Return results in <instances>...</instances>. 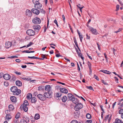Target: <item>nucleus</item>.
Masks as SVG:
<instances>
[{"label":"nucleus","mask_w":123,"mask_h":123,"mask_svg":"<svg viewBox=\"0 0 123 123\" xmlns=\"http://www.w3.org/2000/svg\"><path fill=\"white\" fill-rule=\"evenodd\" d=\"M32 21L34 24L38 25L41 23V21L40 18L36 17L33 19Z\"/></svg>","instance_id":"obj_1"},{"label":"nucleus","mask_w":123,"mask_h":123,"mask_svg":"<svg viewBox=\"0 0 123 123\" xmlns=\"http://www.w3.org/2000/svg\"><path fill=\"white\" fill-rule=\"evenodd\" d=\"M83 107L81 103L76 104L74 107V109L76 111H78Z\"/></svg>","instance_id":"obj_2"},{"label":"nucleus","mask_w":123,"mask_h":123,"mask_svg":"<svg viewBox=\"0 0 123 123\" xmlns=\"http://www.w3.org/2000/svg\"><path fill=\"white\" fill-rule=\"evenodd\" d=\"M27 34L29 35L33 36L35 34V31L32 29H28L26 31Z\"/></svg>","instance_id":"obj_3"},{"label":"nucleus","mask_w":123,"mask_h":123,"mask_svg":"<svg viewBox=\"0 0 123 123\" xmlns=\"http://www.w3.org/2000/svg\"><path fill=\"white\" fill-rule=\"evenodd\" d=\"M37 97L40 100L44 101L46 100V98L44 97V95L41 94H38L37 95Z\"/></svg>","instance_id":"obj_4"},{"label":"nucleus","mask_w":123,"mask_h":123,"mask_svg":"<svg viewBox=\"0 0 123 123\" xmlns=\"http://www.w3.org/2000/svg\"><path fill=\"white\" fill-rule=\"evenodd\" d=\"M37 3L35 4L34 7L35 8L37 9H39L41 8L42 5L39 2V1L37 2Z\"/></svg>","instance_id":"obj_5"},{"label":"nucleus","mask_w":123,"mask_h":123,"mask_svg":"<svg viewBox=\"0 0 123 123\" xmlns=\"http://www.w3.org/2000/svg\"><path fill=\"white\" fill-rule=\"evenodd\" d=\"M33 28L35 31L38 32L40 29L41 27L39 25H34L33 26Z\"/></svg>","instance_id":"obj_6"},{"label":"nucleus","mask_w":123,"mask_h":123,"mask_svg":"<svg viewBox=\"0 0 123 123\" xmlns=\"http://www.w3.org/2000/svg\"><path fill=\"white\" fill-rule=\"evenodd\" d=\"M44 97L45 98H50L52 97V94L51 93H50L49 92H46L44 93L43 94Z\"/></svg>","instance_id":"obj_7"},{"label":"nucleus","mask_w":123,"mask_h":123,"mask_svg":"<svg viewBox=\"0 0 123 123\" xmlns=\"http://www.w3.org/2000/svg\"><path fill=\"white\" fill-rule=\"evenodd\" d=\"M38 9L36 8H32L31 9L32 12L34 14L37 15H38L40 12Z\"/></svg>","instance_id":"obj_8"},{"label":"nucleus","mask_w":123,"mask_h":123,"mask_svg":"<svg viewBox=\"0 0 123 123\" xmlns=\"http://www.w3.org/2000/svg\"><path fill=\"white\" fill-rule=\"evenodd\" d=\"M4 78L6 80H9L11 78V76L9 74H6L3 76Z\"/></svg>","instance_id":"obj_9"},{"label":"nucleus","mask_w":123,"mask_h":123,"mask_svg":"<svg viewBox=\"0 0 123 123\" xmlns=\"http://www.w3.org/2000/svg\"><path fill=\"white\" fill-rule=\"evenodd\" d=\"M88 65L89 70L90 74L91 75L92 74V64L89 61L87 62Z\"/></svg>","instance_id":"obj_10"},{"label":"nucleus","mask_w":123,"mask_h":123,"mask_svg":"<svg viewBox=\"0 0 123 123\" xmlns=\"http://www.w3.org/2000/svg\"><path fill=\"white\" fill-rule=\"evenodd\" d=\"M21 92V90L17 88V89L14 92H13V94L14 95H18Z\"/></svg>","instance_id":"obj_11"},{"label":"nucleus","mask_w":123,"mask_h":123,"mask_svg":"<svg viewBox=\"0 0 123 123\" xmlns=\"http://www.w3.org/2000/svg\"><path fill=\"white\" fill-rule=\"evenodd\" d=\"M21 92V90L17 88V89L14 92H13V94L14 95H18Z\"/></svg>","instance_id":"obj_12"},{"label":"nucleus","mask_w":123,"mask_h":123,"mask_svg":"<svg viewBox=\"0 0 123 123\" xmlns=\"http://www.w3.org/2000/svg\"><path fill=\"white\" fill-rule=\"evenodd\" d=\"M12 45V43L10 42H6V43L5 47L7 49L10 47Z\"/></svg>","instance_id":"obj_13"},{"label":"nucleus","mask_w":123,"mask_h":123,"mask_svg":"<svg viewBox=\"0 0 123 123\" xmlns=\"http://www.w3.org/2000/svg\"><path fill=\"white\" fill-rule=\"evenodd\" d=\"M26 14L27 16L30 17L31 16L32 13L30 10L27 9L26 11Z\"/></svg>","instance_id":"obj_14"},{"label":"nucleus","mask_w":123,"mask_h":123,"mask_svg":"<svg viewBox=\"0 0 123 123\" xmlns=\"http://www.w3.org/2000/svg\"><path fill=\"white\" fill-rule=\"evenodd\" d=\"M60 91L62 93L66 94L68 93V91L65 88H60Z\"/></svg>","instance_id":"obj_15"},{"label":"nucleus","mask_w":123,"mask_h":123,"mask_svg":"<svg viewBox=\"0 0 123 123\" xmlns=\"http://www.w3.org/2000/svg\"><path fill=\"white\" fill-rule=\"evenodd\" d=\"M27 106V105H21L22 109L25 112H26L28 111V108Z\"/></svg>","instance_id":"obj_16"},{"label":"nucleus","mask_w":123,"mask_h":123,"mask_svg":"<svg viewBox=\"0 0 123 123\" xmlns=\"http://www.w3.org/2000/svg\"><path fill=\"white\" fill-rule=\"evenodd\" d=\"M71 101L75 104H76L79 102V100L77 98H75L74 97Z\"/></svg>","instance_id":"obj_17"},{"label":"nucleus","mask_w":123,"mask_h":123,"mask_svg":"<svg viewBox=\"0 0 123 123\" xmlns=\"http://www.w3.org/2000/svg\"><path fill=\"white\" fill-rule=\"evenodd\" d=\"M68 96L69 99L71 101L74 97V96L71 94L69 93L68 94Z\"/></svg>","instance_id":"obj_18"},{"label":"nucleus","mask_w":123,"mask_h":123,"mask_svg":"<svg viewBox=\"0 0 123 123\" xmlns=\"http://www.w3.org/2000/svg\"><path fill=\"white\" fill-rule=\"evenodd\" d=\"M10 98L11 101L13 102H15L17 101L16 98L14 96H11Z\"/></svg>","instance_id":"obj_19"},{"label":"nucleus","mask_w":123,"mask_h":123,"mask_svg":"<svg viewBox=\"0 0 123 123\" xmlns=\"http://www.w3.org/2000/svg\"><path fill=\"white\" fill-rule=\"evenodd\" d=\"M45 88V90L48 92H49L51 89L50 86L49 85L46 86Z\"/></svg>","instance_id":"obj_20"},{"label":"nucleus","mask_w":123,"mask_h":123,"mask_svg":"<svg viewBox=\"0 0 123 123\" xmlns=\"http://www.w3.org/2000/svg\"><path fill=\"white\" fill-rule=\"evenodd\" d=\"M16 85L19 86H21L22 85V83L20 81L17 80L16 81Z\"/></svg>","instance_id":"obj_21"},{"label":"nucleus","mask_w":123,"mask_h":123,"mask_svg":"<svg viewBox=\"0 0 123 123\" xmlns=\"http://www.w3.org/2000/svg\"><path fill=\"white\" fill-rule=\"evenodd\" d=\"M109 115H107L105 117V118L104 119V120L106 121L107 120H108V122H109L111 119V115L110 116V117H109Z\"/></svg>","instance_id":"obj_22"},{"label":"nucleus","mask_w":123,"mask_h":123,"mask_svg":"<svg viewBox=\"0 0 123 123\" xmlns=\"http://www.w3.org/2000/svg\"><path fill=\"white\" fill-rule=\"evenodd\" d=\"M122 121L118 118H117L115 120V121L113 123H122Z\"/></svg>","instance_id":"obj_23"},{"label":"nucleus","mask_w":123,"mask_h":123,"mask_svg":"<svg viewBox=\"0 0 123 123\" xmlns=\"http://www.w3.org/2000/svg\"><path fill=\"white\" fill-rule=\"evenodd\" d=\"M74 42L76 46L77 47V48L78 49V50H79V51H81V50H80V48L79 47L78 44H77V41H76V38H74Z\"/></svg>","instance_id":"obj_24"},{"label":"nucleus","mask_w":123,"mask_h":123,"mask_svg":"<svg viewBox=\"0 0 123 123\" xmlns=\"http://www.w3.org/2000/svg\"><path fill=\"white\" fill-rule=\"evenodd\" d=\"M37 101L36 98L35 97H33L31 98V102L32 103H35Z\"/></svg>","instance_id":"obj_25"},{"label":"nucleus","mask_w":123,"mask_h":123,"mask_svg":"<svg viewBox=\"0 0 123 123\" xmlns=\"http://www.w3.org/2000/svg\"><path fill=\"white\" fill-rule=\"evenodd\" d=\"M17 87L16 86H13L11 88V90L12 92H14L17 89Z\"/></svg>","instance_id":"obj_26"},{"label":"nucleus","mask_w":123,"mask_h":123,"mask_svg":"<svg viewBox=\"0 0 123 123\" xmlns=\"http://www.w3.org/2000/svg\"><path fill=\"white\" fill-rule=\"evenodd\" d=\"M67 97L66 96H64L62 98V99L63 102H65L67 100Z\"/></svg>","instance_id":"obj_27"},{"label":"nucleus","mask_w":123,"mask_h":123,"mask_svg":"<svg viewBox=\"0 0 123 123\" xmlns=\"http://www.w3.org/2000/svg\"><path fill=\"white\" fill-rule=\"evenodd\" d=\"M12 116L9 114H7L6 116V118L7 120H9L11 118Z\"/></svg>","instance_id":"obj_28"},{"label":"nucleus","mask_w":123,"mask_h":123,"mask_svg":"<svg viewBox=\"0 0 123 123\" xmlns=\"http://www.w3.org/2000/svg\"><path fill=\"white\" fill-rule=\"evenodd\" d=\"M22 79L24 80H25L27 81H29L30 80H31V78L29 77H23L22 78Z\"/></svg>","instance_id":"obj_29"},{"label":"nucleus","mask_w":123,"mask_h":123,"mask_svg":"<svg viewBox=\"0 0 123 123\" xmlns=\"http://www.w3.org/2000/svg\"><path fill=\"white\" fill-rule=\"evenodd\" d=\"M40 117V116L39 114H35V118L36 120H37L39 119Z\"/></svg>","instance_id":"obj_30"},{"label":"nucleus","mask_w":123,"mask_h":123,"mask_svg":"<svg viewBox=\"0 0 123 123\" xmlns=\"http://www.w3.org/2000/svg\"><path fill=\"white\" fill-rule=\"evenodd\" d=\"M32 98V95L31 93H29L27 94V98L29 99H30Z\"/></svg>","instance_id":"obj_31"},{"label":"nucleus","mask_w":123,"mask_h":123,"mask_svg":"<svg viewBox=\"0 0 123 123\" xmlns=\"http://www.w3.org/2000/svg\"><path fill=\"white\" fill-rule=\"evenodd\" d=\"M98 34V32L96 29H93V34L97 35Z\"/></svg>","instance_id":"obj_32"},{"label":"nucleus","mask_w":123,"mask_h":123,"mask_svg":"<svg viewBox=\"0 0 123 123\" xmlns=\"http://www.w3.org/2000/svg\"><path fill=\"white\" fill-rule=\"evenodd\" d=\"M8 108L10 110H12L14 109V107L12 105H10L9 106Z\"/></svg>","instance_id":"obj_33"},{"label":"nucleus","mask_w":123,"mask_h":123,"mask_svg":"<svg viewBox=\"0 0 123 123\" xmlns=\"http://www.w3.org/2000/svg\"><path fill=\"white\" fill-rule=\"evenodd\" d=\"M77 112H74V116H76L77 117H78L79 116L80 114V112L79 111H77Z\"/></svg>","instance_id":"obj_34"},{"label":"nucleus","mask_w":123,"mask_h":123,"mask_svg":"<svg viewBox=\"0 0 123 123\" xmlns=\"http://www.w3.org/2000/svg\"><path fill=\"white\" fill-rule=\"evenodd\" d=\"M91 115L89 113H87V114L86 117L88 119H90L91 117Z\"/></svg>","instance_id":"obj_35"},{"label":"nucleus","mask_w":123,"mask_h":123,"mask_svg":"<svg viewBox=\"0 0 123 123\" xmlns=\"http://www.w3.org/2000/svg\"><path fill=\"white\" fill-rule=\"evenodd\" d=\"M75 49L76 50V52L78 53V56H80V57L82 56V54L80 52L79 53L78 49L76 48H75Z\"/></svg>","instance_id":"obj_36"},{"label":"nucleus","mask_w":123,"mask_h":123,"mask_svg":"<svg viewBox=\"0 0 123 123\" xmlns=\"http://www.w3.org/2000/svg\"><path fill=\"white\" fill-rule=\"evenodd\" d=\"M28 104H29L28 101L27 100H25L24 101V103L22 105L27 106L28 105Z\"/></svg>","instance_id":"obj_37"},{"label":"nucleus","mask_w":123,"mask_h":123,"mask_svg":"<svg viewBox=\"0 0 123 123\" xmlns=\"http://www.w3.org/2000/svg\"><path fill=\"white\" fill-rule=\"evenodd\" d=\"M23 119L24 120V121L26 123H28L29 122V119L28 118H24Z\"/></svg>","instance_id":"obj_38"},{"label":"nucleus","mask_w":123,"mask_h":123,"mask_svg":"<svg viewBox=\"0 0 123 123\" xmlns=\"http://www.w3.org/2000/svg\"><path fill=\"white\" fill-rule=\"evenodd\" d=\"M20 116V113H18L15 116V118L18 119L19 118Z\"/></svg>","instance_id":"obj_39"},{"label":"nucleus","mask_w":123,"mask_h":123,"mask_svg":"<svg viewBox=\"0 0 123 123\" xmlns=\"http://www.w3.org/2000/svg\"><path fill=\"white\" fill-rule=\"evenodd\" d=\"M9 84L6 81H5L4 82V85L6 86H8Z\"/></svg>","instance_id":"obj_40"},{"label":"nucleus","mask_w":123,"mask_h":123,"mask_svg":"<svg viewBox=\"0 0 123 123\" xmlns=\"http://www.w3.org/2000/svg\"><path fill=\"white\" fill-rule=\"evenodd\" d=\"M119 113L121 114H123V109H122L119 111Z\"/></svg>","instance_id":"obj_41"},{"label":"nucleus","mask_w":123,"mask_h":123,"mask_svg":"<svg viewBox=\"0 0 123 123\" xmlns=\"http://www.w3.org/2000/svg\"><path fill=\"white\" fill-rule=\"evenodd\" d=\"M87 25L88 27L89 28L91 32L92 33V28L91 27L89 26L88 25Z\"/></svg>","instance_id":"obj_42"},{"label":"nucleus","mask_w":123,"mask_h":123,"mask_svg":"<svg viewBox=\"0 0 123 123\" xmlns=\"http://www.w3.org/2000/svg\"><path fill=\"white\" fill-rule=\"evenodd\" d=\"M18 119H14L13 120V122L15 123H18Z\"/></svg>","instance_id":"obj_43"},{"label":"nucleus","mask_w":123,"mask_h":123,"mask_svg":"<svg viewBox=\"0 0 123 123\" xmlns=\"http://www.w3.org/2000/svg\"><path fill=\"white\" fill-rule=\"evenodd\" d=\"M70 123H78V122L76 120H73Z\"/></svg>","instance_id":"obj_44"},{"label":"nucleus","mask_w":123,"mask_h":123,"mask_svg":"<svg viewBox=\"0 0 123 123\" xmlns=\"http://www.w3.org/2000/svg\"><path fill=\"white\" fill-rule=\"evenodd\" d=\"M28 58H31V59H37L38 58L37 57H35V56H32V57H30V56H28Z\"/></svg>","instance_id":"obj_45"},{"label":"nucleus","mask_w":123,"mask_h":123,"mask_svg":"<svg viewBox=\"0 0 123 123\" xmlns=\"http://www.w3.org/2000/svg\"><path fill=\"white\" fill-rule=\"evenodd\" d=\"M94 77L95 79L97 80H99V79L98 76H96L95 75H94Z\"/></svg>","instance_id":"obj_46"},{"label":"nucleus","mask_w":123,"mask_h":123,"mask_svg":"<svg viewBox=\"0 0 123 123\" xmlns=\"http://www.w3.org/2000/svg\"><path fill=\"white\" fill-rule=\"evenodd\" d=\"M104 55L105 56V57L106 59V60L107 62H108V60L107 59V55H106L105 53L104 54Z\"/></svg>","instance_id":"obj_47"},{"label":"nucleus","mask_w":123,"mask_h":123,"mask_svg":"<svg viewBox=\"0 0 123 123\" xmlns=\"http://www.w3.org/2000/svg\"><path fill=\"white\" fill-rule=\"evenodd\" d=\"M114 79H115V80L116 81V82L117 83H118V79L117 78V77H114Z\"/></svg>","instance_id":"obj_48"},{"label":"nucleus","mask_w":123,"mask_h":123,"mask_svg":"<svg viewBox=\"0 0 123 123\" xmlns=\"http://www.w3.org/2000/svg\"><path fill=\"white\" fill-rule=\"evenodd\" d=\"M41 57H42L43 59L45 58L47 59V58H46V57L45 55L42 54Z\"/></svg>","instance_id":"obj_49"},{"label":"nucleus","mask_w":123,"mask_h":123,"mask_svg":"<svg viewBox=\"0 0 123 123\" xmlns=\"http://www.w3.org/2000/svg\"><path fill=\"white\" fill-rule=\"evenodd\" d=\"M92 120H87L86 122V123H91L92 122Z\"/></svg>","instance_id":"obj_50"},{"label":"nucleus","mask_w":123,"mask_h":123,"mask_svg":"<svg viewBox=\"0 0 123 123\" xmlns=\"http://www.w3.org/2000/svg\"><path fill=\"white\" fill-rule=\"evenodd\" d=\"M100 108L101 109V111H102L103 112H105L104 111V110L103 108V106L102 105H100Z\"/></svg>","instance_id":"obj_51"},{"label":"nucleus","mask_w":123,"mask_h":123,"mask_svg":"<svg viewBox=\"0 0 123 123\" xmlns=\"http://www.w3.org/2000/svg\"><path fill=\"white\" fill-rule=\"evenodd\" d=\"M86 88L89 89H91L92 90V86H87L86 87Z\"/></svg>","instance_id":"obj_52"},{"label":"nucleus","mask_w":123,"mask_h":123,"mask_svg":"<svg viewBox=\"0 0 123 123\" xmlns=\"http://www.w3.org/2000/svg\"><path fill=\"white\" fill-rule=\"evenodd\" d=\"M101 72H102L105 73L106 74H107V72H108V71L107 70H101Z\"/></svg>","instance_id":"obj_53"},{"label":"nucleus","mask_w":123,"mask_h":123,"mask_svg":"<svg viewBox=\"0 0 123 123\" xmlns=\"http://www.w3.org/2000/svg\"><path fill=\"white\" fill-rule=\"evenodd\" d=\"M38 1L36 0H32V2L33 4H35L36 3H37V2H38Z\"/></svg>","instance_id":"obj_54"},{"label":"nucleus","mask_w":123,"mask_h":123,"mask_svg":"<svg viewBox=\"0 0 123 123\" xmlns=\"http://www.w3.org/2000/svg\"><path fill=\"white\" fill-rule=\"evenodd\" d=\"M14 73L18 75H20L21 74V73L20 72H18L17 71H15V72Z\"/></svg>","instance_id":"obj_55"},{"label":"nucleus","mask_w":123,"mask_h":123,"mask_svg":"<svg viewBox=\"0 0 123 123\" xmlns=\"http://www.w3.org/2000/svg\"><path fill=\"white\" fill-rule=\"evenodd\" d=\"M61 96V94H59L58 93H57L56 94V96L58 97H60Z\"/></svg>","instance_id":"obj_56"},{"label":"nucleus","mask_w":123,"mask_h":123,"mask_svg":"<svg viewBox=\"0 0 123 123\" xmlns=\"http://www.w3.org/2000/svg\"><path fill=\"white\" fill-rule=\"evenodd\" d=\"M119 5H117L116 6L117 10L116 11H118L119 10Z\"/></svg>","instance_id":"obj_57"},{"label":"nucleus","mask_w":123,"mask_h":123,"mask_svg":"<svg viewBox=\"0 0 123 123\" xmlns=\"http://www.w3.org/2000/svg\"><path fill=\"white\" fill-rule=\"evenodd\" d=\"M116 102H115L112 105V107L113 109H114V108L115 106V105L116 104Z\"/></svg>","instance_id":"obj_58"},{"label":"nucleus","mask_w":123,"mask_h":123,"mask_svg":"<svg viewBox=\"0 0 123 123\" xmlns=\"http://www.w3.org/2000/svg\"><path fill=\"white\" fill-rule=\"evenodd\" d=\"M102 82L105 85H106L107 84V83L106 82H105L104 81V80H102Z\"/></svg>","instance_id":"obj_59"},{"label":"nucleus","mask_w":123,"mask_h":123,"mask_svg":"<svg viewBox=\"0 0 123 123\" xmlns=\"http://www.w3.org/2000/svg\"><path fill=\"white\" fill-rule=\"evenodd\" d=\"M80 37V41L81 42H82V40L83 38V37H82V36L81 35V36H80V37Z\"/></svg>","instance_id":"obj_60"},{"label":"nucleus","mask_w":123,"mask_h":123,"mask_svg":"<svg viewBox=\"0 0 123 123\" xmlns=\"http://www.w3.org/2000/svg\"><path fill=\"white\" fill-rule=\"evenodd\" d=\"M55 56L56 57H60V56H62L61 55H60L59 54H56L55 55Z\"/></svg>","instance_id":"obj_61"},{"label":"nucleus","mask_w":123,"mask_h":123,"mask_svg":"<svg viewBox=\"0 0 123 123\" xmlns=\"http://www.w3.org/2000/svg\"><path fill=\"white\" fill-rule=\"evenodd\" d=\"M22 52L23 53H29V50H24L22 51Z\"/></svg>","instance_id":"obj_62"},{"label":"nucleus","mask_w":123,"mask_h":123,"mask_svg":"<svg viewBox=\"0 0 123 123\" xmlns=\"http://www.w3.org/2000/svg\"><path fill=\"white\" fill-rule=\"evenodd\" d=\"M24 121V120L23 119H21L20 121V123H24L25 122Z\"/></svg>","instance_id":"obj_63"},{"label":"nucleus","mask_w":123,"mask_h":123,"mask_svg":"<svg viewBox=\"0 0 123 123\" xmlns=\"http://www.w3.org/2000/svg\"><path fill=\"white\" fill-rule=\"evenodd\" d=\"M42 86H40L38 87V90H41L42 89Z\"/></svg>","instance_id":"obj_64"}]
</instances>
